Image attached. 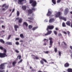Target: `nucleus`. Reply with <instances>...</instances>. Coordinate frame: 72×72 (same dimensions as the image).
I'll return each instance as SVG.
<instances>
[{
    "instance_id": "obj_38",
    "label": "nucleus",
    "mask_w": 72,
    "mask_h": 72,
    "mask_svg": "<svg viewBox=\"0 0 72 72\" xmlns=\"http://www.w3.org/2000/svg\"><path fill=\"white\" fill-rule=\"evenodd\" d=\"M54 51L55 53L57 52V48H54Z\"/></svg>"
},
{
    "instance_id": "obj_41",
    "label": "nucleus",
    "mask_w": 72,
    "mask_h": 72,
    "mask_svg": "<svg viewBox=\"0 0 72 72\" xmlns=\"http://www.w3.org/2000/svg\"><path fill=\"white\" fill-rule=\"evenodd\" d=\"M15 44L16 45H19V42H15Z\"/></svg>"
},
{
    "instance_id": "obj_23",
    "label": "nucleus",
    "mask_w": 72,
    "mask_h": 72,
    "mask_svg": "<svg viewBox=\"0 0 72 72\" xmlns=\"http://www.w3.org/2000/svg\"><path fill=\"white\" fill-rule=\"evenodd\" d=\"M17 63V62L16 61H14L12 62V65L13 66H15V64Z\"/></svg>"
},
{
    "instance_id": "obj_40",
    "label": "nucleus",
    "mask_w": 72,
    "mask_h": 72,
    "mask_svg": "<svg viewBox=\"0 0 72 72\" xmlns=\"http://www.w3.org/2000/svg\"><path fill=\"white\" fill-rule=\"evenodd\" d=\"M67 32L68 33V35L69 36L70 35V32L69 31H67Z\"/></svg>"
},
{
    "instance_id": "obj_19",
    "label": "nucleus",
    "mask_w": 72,
    "mask_h": 72,
    "mask_svg": "<svg viewBox=\"0 0 72 72\" xmlns=\"http://www.w3.org/2000/svg\"><path fill=\"white\" fill-rule=\"evenodd\" d=\"M23 25H25L26 27H28V24L26 22H24L23 23Z\"/></svg>"
},
{
    "instance_id": "obj_15",
    "label": "nucleus",
    "mask_w": 72,
    "mask_h": 72,
    "mask_svg": "<svg viewBox=\"0 0 72 72\" xmlns=\"http://www.w3.org/2000/svg\"><path fill=\"white\" fill-rule=\"evenodd\" d=\"M28 13H29V14H32V13H33V11L32 10L30 9L28 10Z\"/></svg>"
},
{
    "instance_id": "obj_24",
    "label": "nucleus",
    "mask_w": 72,
    "mask_h": 72,
    "mask_svg": "<svg viewBox=\"0 0 72 72\" xmlns=\"http://www.w3.org/2000/svg\"><path fill=\"white\" fill-rule=\"evenodd\" d=\"M52 1L54 4H56L55 0H52Z\"/></svg>"
},
{
    "instance_id": "obj_58",
    "label": "nucleus",
    "mask_w": 72,
    "mask_h": 72,
    "mask_svg": "<svg viewBox=\"0 0 72 72\" xmlns=\"http://www.w3.org/2000/svg\"><path fill=\"white\" fill-rule=\"evenodd\" d=\"M70 49L71 50H72V46H70Z\"/></svg>"
},
{
    "instance_id": "obj_17",
    "label": "nucleus",
    "mask_w": 72,
    "mask_h": 72,
    "mask_svg": "<svg viewBox=\"0 0 72 72\" xmlns=\"http://www.w3.org/2000/svg\"><path fill=\"white\" fill-rule=\"evenodd\" d=\"M22 8L24 10H26L27 7L26 6H22Z\"/></svg>"
},
{
    "instance_id": "obj_21",
    "label": "nucleus",
    "mask_w": 72,
    "mask_h": 72,
    "mask_svg": "<svg viewBox=\"0 0 72 72\" xmlns=\"http://www.w3.org/2000/svg\"><path fill=\"white\" fill-rule=\"evenodd\" d=\"M20 36L22 39H23V38L24 37V36H23V34H21L20 35Z\"/></svg>"
},
{
    "instance_id": "obj_22",
    "label": "nucleus",
    "mask_w": 72,
    "mask_h": 72,
    "mask_svg": "<svg viewBox=\"0 0 72 72\" xmlns=\"http://www.w3.org/2000/svg\"><path fill=\"white\" fill-rule=\"evenodd\" d=\"M38 28V27L37 26V27H35L34 28H32V30L33 31H35V30H36V29H37V28Z\"/></svg>"
},
{
    "instance_id": "obj_33",
    "label": "nucleus",
    "mask_w": 72,
    "mask_h": 72,
    "mask_svg": "<svg viewBox=\"0 0 72 72\" xmlns=\"http://www.w3.org/2000/svg\"><path fill=\"white\" fill-rule=\"evenodd\" d=\"M17 58H18L19 59V60L21 59V56L20 55H19L17 56Z\"/></svg>"
},
{
    "instance_id": "obj_61",
    "label": "nucleus",
    "mask_w": 72,
    "mask_h": 72,
    "mask_svg": "<svg viewBox=\"0 0 72 72\" xmlns=\"http://www.w3.org/2000/svg\"><path fill=\"white\" fill-rule=\"evenodd\" d=\"M45 40H47V42L48 41V39L46 40V39H44V41H45Z\"/></svg>"
},
{
    "instance_id": "obj_26",
    "label": "nucleus",
    "mask_w": 72,
    "mask_h": 72,
    "mask_svg": "<svg viewBox=\"0 0 72 72\" xmlns=\"http://www.w3.org/2000/svg\"><path fill=\"white\" fill-rule=\"evenodd\" d=\"M12 36V35H9L8 37H7V40H9L10 39V37H11Z\"/></svg>"
},
{
    "instance_id": "obj_59",
    "label": "nucleus",
    "mask_w": 72,
    "mask_h": 72,
    "mask_svg": "<svg viewBox=\"0 0 72 72\" xmlns=\"http://www.w3.org/2000/svg\"><path fill=\"white\" fill-rule=\"evenodd\" d=\"M55 30L57 31H58V28H55Z\"/></svg>"
},
{
    "instance_id": "obj_13",
    "label": "nucleus",
    "mask_w": 72,
    "mask_h": 72,
    "mask_svg": "<svg viewBox=\"0 0 72 72\" xmlns=\"http://www.w3.org/2000/svg\"><path fill=\"white\" fill-rule=\"evenodd\" d=\"M14 27L15 31H17V29L19 28V26L17 25H15L14 26Z\"/></svg>"
},
{
    "instance_id": "obj_7",
    "label": "nucleus",
    "mask_w": 72,
    "mask_h": 72,
    "mask_svg": "<svg viewBox=\"0 0 72 72\" xmlns=\"http://www.w3.org/2000/svg\"><path fill=\"white\" fill-rule=\"evenodd\" d=\"M4 64H2L0 65V69H4ZM2 71H1L0 70V72H2Z\"/></svg>"
},
{
    "instance_id": "obj_55",
    "label": "nucleus",
    "mask_w": 72,
    "mask_h": 72,
    "mask_svg": "<svg viewBox=\"0 0 72 72\" xmlns=\"http://www.w3.org/2000/svg\"><path fill=\"white\" fill-rule=\"evenodd\" d=\"M28 22H30V23L32 22V21L31 20H28Z\"/></svg>"
},
{
    "instance_id": "obj_6",
    "label": "nucleus",
    "mask_w": 72,
    "mask_h": 72,
    "mask_svg": "<svg viewBox=\"0 0 72 72\" xmlns=\"http://www.w3.org/2000/svg\"><path fill=\"white\" fill-rule=\"evenodd\" d=\"M68 12H69L68 8H66L65 10V11H64V14L65 15H67L68 14Z\"/></svg>"
},
{
    "instance_id": "obj_50",
    "label": "nucleus",
    "mask_w": 72,
    "mask_h": 72,
    "mask_svg": "<svg viewBox=\"0 0 72 72\" xmlns=\"http://www.w3.org/2000/svg\"><path fill=\"white\" fill-rule=\"evenodd\" d=\"M23 61V60L21 59L18 62V63H21Z\"/></svg>"
},
{
    "instance_id": "obj_47",
    "label": "nucleus",
    "mask_w": 72,
    "mask_h": 72,
    "mask_svg": "<svg viewBox=\"0 0 72 72\" xmlns=\"http://www.w3.org/2000/svg\"><path fill=\"white\" fill-rule=\"evenodd\" d=\"M8 45H12V43L11 42H9Z\"/></svg>"
},
{
    "instance_id": "obj_35",
    "label": "nucleus",
    "mask_w": 72,
    "mask_h": 72,
    "mask_svg": "<svg viewBox=\"0 0 72 72\" xmlns=\"http://www.w3.org/2000/svg\"><path fill=\"white\" fill-rule=\"evenodd\" d=\"M31 10H32V11H35V10H36V9L34 7H33L32 8Z\"/></svg>"
},
{
    "instance_id": "obj_3",
    "label": "nucleus",
    "mask_w": 72,
    "mask_h": 72,
    "mask_svg": "<svg viewBox=\"0 0 72 72\" xmlns=\"http://www.w3.org/2000/svg\"><path fill=\"white\" fill-rule=\"evenodd\" d=\"M49 40H50V46L49 47V48H50L51 47H52L53 43V38L51 37H50L49 38Z\"/></svg>"
},
{
    "instance_id": "obj_36",
    "label": "nucleus",
    "mask_w": 72,
    "mask_h": 72,
    "mask_svg": "<svg viewBox=\"0 0 72 72\" xmlns=\"http://www.w3.org/2000/svg\"><path fill=\"white\" fill-rule=\"evenodd\" d=\"M58 36L59 37H60V36L62 37V35L61 33H59L58 34Z\"/></svg>"
},
{
    "instance_id": "obj_43",
    "label": "nucleus",
    "mask_w": 72,
    "mask_h": 72,
    "mask_svg": "<svg viewBox=\"0 0 72 72\" xmlns=\"http://www.w3.org/2000/svg\"><path fill=\"white\" fill-rule=\"evenodd\" d=\"M2 32L4 33L5 32V31L4 30H2V31L0 32V33L1 34H3V33H2Z\"/></svg>"
},
{
    "instance_id": "obj_51",
    "label": "nucleus",
    "mask_w": 72,
    "mask_h": 72,
    "mask_svg": "<svg viewBox=\"0 0 72 72\" xmlns=\"http://www.w3.org/2000/svg\"><path fill=\"white\" fill-rule=\"evenodd\" d=\"M63 42V43H64V44L66 46H67V44H66V42Z\"/></svg>"
},
{
    "instance_id": "obj_1",
    "label": "nucleus",
    "mask_w": 72,
    "mask_h": 72,
    "mask_svg": "<svg viewBox=\"0 0 72 72\" xmlns=\"http://www.w3.org/2000/svg\"><path fill=\"white\" fill-rule=\"evenodd\" d=\"M54 26L52 25L48 26L47 27L46 30L48 31V32L46 34L44 33L43 34V36H48V35H50L51 33H52V31H49V30H53L54 28Z\"/></svg>"
},
{
    "instance_id": "obj_39",
    "label": "nucleus",
    "mask_w": 72,
    "mask_h": 72,
    "mask_svg": "<svg viewBox=\"0 0 72 72\" xmlns=\"http://www.w3.org/2000/svg\"><path fill=\"white\" fill-rule=\"evenodd\" d=\"M44 53H45V54H48L49 52V51H44Z\"/></svg>"
},
{
    "instance_id": "obj_32",
    "label": "nucleus",
    "mask_w": 72,
    "mask_h": 72,
    "mask_svg": "<svg viewBox=\"0 0 72 72\" xmlns=\"http://www.w3.org/2000/svg\"><path fill=\"white\" fill-rule=\"evenodd\" d=\"M34 1V0H30V4H32V3H33Z\"/></svg>"
},
{
    "instance_id": "obj_25",
    "label": "nucleus",
    "mask_w": 72,
    "mask_h": 72,
    "mask_svg": "<svg viewBox=\"0 0 72 72\" xmlns=\"http://www.w3.org/2000/svg\"><path fill=\"white\" fill-rule=\"evenodd\" d=\"M28 19H29L30 20H31V21H33V20H34V19L32 17H28Z\"/></svg>"
},
{
    "instance_id": "obj_4",
    "label": "nucleus",
    "mask_w": 72,
    "mask_h": 72,
    "mask_svg": "<svg viewBox=\"0 0 72 72\" xmlns=\"http://www.w3.org/2000/svg\"><path fill=\"white\" fill-rule=\"evenodd\" d=\"M60 15H62L61 12H58L55 14V17L56 18H58V17H60Z\"/></svg>"
},
{
    "instance_id": "obj_57",
    "label": "nucleus",
    "mask_w": 72,
    "mask_h": 72,
    "mask_svg": "<svg viewBox=\"0 0 72 72\" xmlns=\"http://www.w3.org/2000/svg\"><path fill=\"white\" fill-rule=\"evenodd\" d=\"M60 10L61 11H63V9H62V8H61L60 9Z\"/></svg>"
},
{
    "instance_id": "obj_52",
    "label": "nucleus",
    "mask_w": 72,
    "mask_h": 72,
    "mask_svg": "<svg viewBox=\"0 0 72 72\" xmlns=\"http://www.w3.org/2000/svg\"><path fill=\"white\" fill-rule=\"evenodd\" d=\"M14 11H15V9L14 8V9H13V10L11 12V13H13V12H14Z\"/></svg>"
},
{
    "instance_id": "obj_31",
    "label": "nucleus",
    "mask_w": 72,
    "mask_h": 72,
    "mask_svg": "<svg viewBox=\"0 0 72 72\" xmlns=\"http://www.w3.org/2000/svg\"><path fill=\"white\" fill-rule=\"evenodd\" d=\"M28 28H29V29H31V28H32V26L31 25H29L28 26Z\"/></svg>"
},
{
    "instance_id": "obj_28",
    "label": "nucleus",
    "mask_w": 72,
    "mask_h": 72,
    "mask_svg": "<svg viewBox=\"0 0 72 72\" xmlns=\"http://www.w3.org/2000/svg\"><path fill=\"white\" fill-rule=\"evenodd\" d=\"M68 72H72V69H68Z\"/></svg>"
},
{
    "instance_id": "obj_42",
    "label": "nucleus",
    "mask_w": 72,
    "mask_h": 72,
    "mask_svg": "<svg viewBox=\"0 0 72 72\" xmlns=\"http://www.w3.org/2000/svg\"><path fill=\"white\" fill-rule=\"evenodd\" d=\"M60 1H61V0H58L57 1V3H59Z\"/></svg>"
},
{
    "instance_id": "obj_56",
    "label": "nucleus",
    "mask_w": 72,
    "mask_h": 72,
    "mask_svg": "<svg viewBox=\"0 0 72 72\" xmlns=\"http://www.w3.org/2000/svg\"><path fill=\"white\" fill-rule=\"evenodd\" d=\"M5 5H6V4H3L2 6V7L3 8V7H4V6H5Z\"/></svg>"
},
{
    "instance_id": "obj_5",
    "label": "nucleus",
    "mask_w": 72,
    "mask_h": 72,
    "mask_svg": "<svg viewBox=\"0 0 72 72\" xmlns=\"http://www.w3.org/2000/svg\"><path fill=\"white\" fill-rule=\"evenodd\" d=\"M43 61L45 63L47 62V61H46V60L44 58H42V60H40V63H41V64H44V63Z\"/></svg>"
},
{
    "instance_id": "obj_12",
    "label": "nucleus",
    "mask_w": 72,
    "mask_h": 72,
    "mask_svg": "<svg viewBox=\"0 0 72 72\" xmlns=\"http://www.w3.org/2000/svg\"><path fill=\"white\" fill-rule=\"evenodd\" d=\"M25 0H18V3L19 4H22V3Z\"/></svg>"
},
{
    "instance_id": "obj_10",
    "label": "nucleus",
    "mask_w": 72,
    "mask_h": 72,
    "mask_svg": "<svg viewBox=\"0 0 72 72\" xmlns=\"http://www.w3.org/2000/svg\"><path fill=\"white\" fill-rule=\"evenodd\" d=\"M55 21V19L54 18H52L51 19H50L49 22V23H51L53 22H54Z\"/></svg>"
},
{
    "instance_id": "obj_60",
    "label": "nucleus",
    "mask_w": 72,
    "mask_h": 72,
    "mask_svg": "<svg viewBox=\"0 0 72 72\" xmlns=\"http://www.w3.org/2000/svg\"><path fill=\"white\" fill-rule=\"evenodd\" d=\"M2 10H3L4 11H5V9L4 8H3L2 9Z\"/></svg>"
},
{
    "instance_id": "obj_29",
    "label": "nucleus",
    "mask_w": 72,
    "mask_h": 72,
    "mask_svg": "<svg viewBox=\"0 0 72 72\" xmlns=\"http://www.w3.org/2000/svg\"><path fill=\"white\" fill-rule=\"evenodd\" d=\"M22 22V19L21 18L19 19V23H21Z\"/></svg>"
},
{
    "instance_id": "obj_30",
    "label": "nucleus",
    "mask_w": 72,
    "mask_h": 72,
    "mask_svg": "<svg viewBox=\"0 0 72 72\" xmlns=\"http://www.w3.org/2000/svg\"><path fill=\"white\" fill-rule=\"evenodd\" d=\"M54 33L55 35H57V34H58V32L56 31H54Z\"/></svg>"
},
{
    "instance_id": "obj_45",
    "label": "nucleus",
    "mask_w": 72,
    "mask_h": 72,
    "mask_svg": "<svg viewBox=\"0 0 72 72\" xmlns=\"http://www.w3.org/2000/svg\"><path fill=\"white\" fill-rule=\"evenodd\" d=\"M15 52H16V53H19V51L17 50H15Z\"/></svg>"
},
{
    "instance_id": "obj_54",
    "label": "nucleus",
    "mask_w": 72,
    "mask_h": 72,
    "mask_svg": "<svg viewBox=\"0 0 72 72\" xmlns=\"http://www.w3.org/2000/svg\"><path fill=\"white\" fill-rule=\"evenodd\" d=\"M9 42H6V45H9Z\"/></svg>"
},
{
    "instance_id": "obj_16",
    "label": "nucleus",
    "mask_w": 72,
    "mask_h": 72,
    "mask_svg": "<svg viewBox=\"0 0 72 72\" xmlns=\"http://www.w3.org/2000/svg\"><path fill=\"white\" fill-rule=\"evenodd\" d=\"M64 66L65 67H68L69 66V64L68 63H66L65 64Z\"/></svg>"
},
{
    "instance_id": "obj_48",
    "label": "nucleus",
    "mask_w": 72,
    "mask_h": 72,
    "mask_svg": "<svg viewBox=\"0 0 72 72\" xmlns=\"http://www.w3.org/2000/svg\"><path fill=\"white\" fill-rule=\"evenodd\" d=\"M9 6L8 5L5 6L4 7L5 8H6L7 9H8V8Z\"/></svg>"
},
{
    "instance_id": "obj_34",
    "label": "nucleus",
    "mask_w": 72,
    "mask_h": 72,
    "mask_svg": "<svg viewBox=\"0 0 72 72\" xmlns=\"http://www.w3.org/2000/svg\"><path fill=\"white\" fill-rule=\"evenodd\" d=\"M19 11L17 12V16L19 17Z\"/></svg>"
},
{
    "instance_id": "obj_9",
    "label": "nucleus",
    "mask_w": 72,
    "mask_h": 72,
    "mask_svg": "<svg viewBox=\"0 0 72 72\" xmlns=\"http://www.w3.org/2000/svg\"><path fill=\"white\" fill-rule=\"evenodd\" d=\"M59 19H63L65 21H67V19H66V18L62 17V16L60 17Z\"/></svg>"
},
{
    "instance_id": "obj_63",
    "label": "nucleus",
    "mask_w": 72,
    "mask_h": 72,
    "mask_svg": "<svg viewBox=\"0 0 72 72\" xmlns=\"http://www.w3.org/2000/svg\"><path fill=\"white\" fill-rule=\"evenodd\" d=\"M71 57H72V54H71Z\"/></svg>"
},
{
    "instance_id": "obj_62",
    "label": "nucleus",
    "mask_w": 72,
    "mask_h": 72,
    "mask_svg": "<svg viewBox=\"0 0 72 72\" xmlns=\"http://www.w3.org/2000/svg\"><path fill=\"white\" fill-rule=\"evenodd\" d=\"M70 13H71V14H72V11L70 12Z\"/></svg>"
},
{
    "instance_id": "obj_8",
    "label": "nucleus",
    "mask_w": 72,
    "mask_h": 72,
    "mask_svg": "<svg viewBox=\"0 0 72 72\" xmlns=\"http://www.w3.org/2000/svg\"><path fill=\"white\" fill-rule=\"evenodd\" d=\"M51 10V9H49L48 10V12L47 14V16H50V15H51V13H52L50 11V10Z\"/></svg>"
},
{
    "instance_id": "obj_53",
    "label": "nucleus",
    "mask_w": 72,
    "mask_h": 72,
    "mask_svg": "<svg viewBox=\"0 0 72 72\" xmlns=\"http://www.w3.org/2000/svg\"><path fill=\"white\" fill-rule=\"evenodd\" d=\"M15 40L16 41H17V40H19V39L18 38H15Z\"/></svg>"
},
{
    "instance_id": "obj_27",
    "label": "nucleus",
    "mask_w": 72,
    "mask_h": 72,
    "mask_svg": "<svg viewBox=\"0 0 72 72\" xmlns=\"http://www.w3.org/2000/svg\"><path fill=\"white\" fill-rule=\"evenodd\" d=\"M62 26L64 27H66V24L64 22L62 23Z\"/></svg>"
},
{
    "instance_id": "obj_49",
    "label": "nucleus",
    "mask_w": 72,
    "mask_h": 72,
    "mask_svg": "<svg viewBox=\"0 0 72 72\" xmlns=\"http://www.w3.org/2000/svg\"><path fill=\"white\" fill-rule=\"evenodd\" d=\"M19 19V17H17L16 18V19L15 20V21H16V20H18Z\"/></svg>"
},
{
    "instance_id": "obj_46",
    "label": "nucleus",
    "mask_w": 72,
    "mask_h": 72,
    "mask_svg": "<svg viewBox=\"0 0 72 72\" xmlns=\"http://www.w3.org/2000/svg\"><path fill=\"white\" fill-rule=\"evenodd\" d=\"M2 28H4V29H5V26L3 25L2 26Z\"/></svg>"
},
{
    "instance_id": "obj_44",
    "label": "nucleus",
    "mask_w": 72,
    "mask_h": 72,
    "mask_svg": "<svg viewBox=\"0 0 72 72\" xmlns=\"http://www.w3.org/2000/svg\"><path fill=\"white\" fill-rule=\"evenodd\" d=\"M62 32L64 34H65V35H67V32L64 31H63Z\"/></svg>"
},
{
    "instance_id": "obj_18",
    "label": "nucleus",
    "mask_w": 72,
    "mask_h": 72,
    "mask_svg": "<svg viewBox=\"0 0 72 72\" xmlns=\"http://www.w3.org/2000/svg\"><path fill=\"white\" fill-rule=\"evenodd\" d=\"M0 42L4 44H5V41H4L3 39H0Z\"/></svg>"
},
{
    "instance_id": "obj_20",
    "label": "nucleus",
    "mask_w": 72,
    "mask_h": 72,
    "mask_svg": "<svg viewBox=\"0 0 72 72\" xmlns=\"http://www.w3.org/2000/svg\"><path fill=\"white\" fill-rule=\"evenodd\" d=\"M33 58L34 59H39V58L37 57V56H35V57H33Z\"/></svg>"
},
{
    "instance_id": "obj_2",
    "label": "nucleus",
    "mask_w": 72,
    "mask_h": 72,
    "mask_svg": "<svg viewBox=\"0 0 72 72\" xmlns=\"http://www.w3.org/2000/svg\"><path fill=\"white\" fill-rule=\"evenodd\" d=\"M0 49L3 50V53H0V58H5L6 57H8V55H6V50L5 48H3L2 46L0 47Z\"/></svg>"
},
{
    "instance_id": "obj_37",
    "label": "nucleus",
    "mask_w": 72,
    "mask_h": 72,
    "mask_svg": "<svg viewBox=\"0 0 72 72\" xmlns=\"http://www.w3.org/2000/svg\"><path fill=\"white\" fill-rule=\"evenodd\" d=\"M58 55L60 57H61V52L60 51H58Z\"/></svg>"
},
{
    "instance_id": "obj_11",
    "label": "nucleus",
    "mask_w": 72,
    "mask_h": 72,
    "mask_svg": "<svg viewBox=\"0 0 72 72\" xmlns=\"http://www.w3.org/2000/svg\"><path fill=\"white\" fill-rule=\"evenodd\" d=\"M37 4L36 1H34L32 3V5L33 6H35Z\"/></svg>"
},
{
    "instance_id": "obj_14",
    "label": "nucleus",
    "mask_w": 72,
    "mask_h": 72,
    "mask_svg": "<svg viewBox=\"0 0 72 72\" xmlns=\"http://www.w3.org/2000/svg\"><path fill=\"white\" fill-rule=\"evenodd\" d=\"M71 22L70 21H68L66 23V24L69 26H71Z\"/></svg>"
},
{
    "instance_id": "obj_64",
    "label": "nucleus",
    "mask_w": 72,
    "mask_h": 72,
    "mask_svg": "<svg viewBox=\"0 0 72 72\" xmlns=\"http://www.w3.org/2000/svg\"><path fill=\"white\" fill-rule=\"evenodd\" d=\"M38 72H42L41 71H38Z\"/></svg>"
}]
</instances>
